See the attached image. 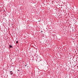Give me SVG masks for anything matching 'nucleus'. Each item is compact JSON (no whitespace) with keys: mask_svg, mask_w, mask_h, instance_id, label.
I'll list each match as a JSON object with an SVG mask.
<instances>
[{"mask_svg":"<svg viewBox=\"0 0 78 78\" xmlns=\"http://www.w3.org/2000/svg\"><path fill=\"white\" fill-rule=\"evenodd\" d=\"M9 47L10 48H12V45H9Z\"/></svg>","mask_w":78,"mask_h":78,"instance_id":"obj_1","label":"nucleus"},{"mask_svg":"<svg viewBox=\"0 0 78 78\" xmlns=\"http://www.w3.org/2000/svg\"><path fill=\"white\" fill-rule=\"evenodd\" d=\"M9 73H13V72H12V71H10V72H9Z\"/></svg>","mask_w":78,"mask_h":78,"instance_id":"obj_2","label":"nucleus"},{"mask_svg":"<svg viewBox=\"0 0 78 78\" xmlns=\"http://www.w3.org/2000/svg\"><path fill=\"white\" fill-rule=\"evenodd\" d=\"M9 74H11V75H12V74H13V73H10Z\"/></svg>","mask_w":78,"mask_h":78,"instance_id":"obj_3","label":"nucleus"},{"mask_svg":"<svg viewBox=\"0 0 78 78\" xmlns=\"http://www.w3.org/2000/svg\"><path fill=\"white\" fill-rule=\"evenodd\" d=\"M16 44H17V43H18V41H16Z\"/></svg>","mask_w":78,"mask_h":78,"instance_id":"obj_4","label":"nucleus"},{"mask_svg":"<svg viewBox=\"0 0 78 78\" xmlns=\"http://www.w3.org/2000/svg\"><path fill=\"white\" fill-rule=\"evenodd\" d=\"M43 32V31H41V33H42Z\"/></svg>","mask_w":78,"mask_h":78,"instance_id":"obj_5","label":"nucleus"},{"mask_svg":"<svg viewBox=\"0 0 78 78\" xmlns=\"http://www.w3.org/2000/svg\"><path fill=\"white\" fill-rule=\"evenodd\" d=\"M25 67H27V65H25Z\"/></svg>","mask_w":78,"mask_h":78,"instance_id":"obj_6","label":"nucleus"},{"mask_svg":"<svg viewBox=\"0 0 78 78\" xmlns=\"http://www.w3.org/2000/svg\"><path fill=\"white\" fill-rule=\"evenodd\" d=\"M17 70H18V71H20L19 69H17Z\"/></svg>","mask_w":78,"mask_h":78,"instance_id":"obj_7","label":"nucleus"}]
</instances>
